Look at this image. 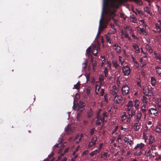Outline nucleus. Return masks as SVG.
Segmentation results:
<instances>
[{"instance_id": "nucleus-59", "label": "nucleus", "mask_w": 161, "mask_h": 161, "mask_svg": "<svg viewBox=\"0 0 161 161\" xmlns=\"http://www.w3.org/2000/svg\"><path fill=\"white\" fill-rule=\"evenodd\" d=\"M121 139V136L119 135L117 139V141H116V142H118L119 140Z\"/></svg>"}, {"instance_id": "nucleus-37", "label": "nucleus", "mask_w": 161, "mask_h": 161, "mask_svg": "<svg viewBox=\"0 0 161 161\" xmlns=\"http://www.w3.org/2000/svg\"><path fill=\"white\" fill-rule=\"evenodd\" d=\"M149 144H152L154 142V138L153 136H151L150 137V138H149Z\"/></svg>"}, {"instance_id": "nucleus-62", "label": "nucleus", "mask_w": 161, "mask_h": 161, "mask_svg": "<svg viewBox=\"0 0 161 161\" xmlns=\"http://www.w3.org/2000/svg\"><path fill=\"white\" fill-rule=\"evenodd\" d=\"M53 155H54V153H51L48 156L49 158L50 159L53 156Z\"/></svg>"}, {"instance_id": "nucleus-20", "label": "nucleus", "mask_w": 161, "mask_h": 161, "mask_svg": "<svg viewBox=\"0 0 161 161\" xmlns=\"http://www.w3.org/2000/svg\"><path fill=\"white\" fill-rule=\"evenodd\" d=\"M105 38L107 42L110 44L112 43L111 40V36L109 35H106L105 36Z\"/></svg>"}, {"instance_id": "nucleus-38", "label": "nucleus", "mask_w": 161, "mask_h": 161, "mask_svg": "<svg viewBox=\"0 0 161 161\" xmlns=\"http://www.w3.org/2000/svg\"><path fill=\"white\" fill-rule=\"evenodd\" d=\"M142 101L143 103H147L148 102L147 98L144 96H143L142 97Z\"/></svg>"}, {"instance_id": "nucleus-54", "label": "nucleus", "mask_w": 161, "mask_h": 161, "mask_svg": "<svg viewBox=\"0 0 161 161\" xmlns=\"http://www.w3.org/2000/svg\"><path fill=\"white\" fill-rule=\"evenodd\" d=\"M155 28L156 29L158 30L161 28L160 26L158 24H155Z\"/></svg>"}, {"instance_id": "nucleus-13", "label": "nucleus", "mask_w": 161, "mask_h": 161, "mask_svg": "<svg viewBox=\"0 0 161 161\" xmlns=\"http://www.w3.org/2000/svg\"><path fill=\"white\" fill-rule=\"evenodd\" d=\"M132 47L135 50V52L138 53L140 52V50L138 45L136 43H134L132 45Z\"/></svg>"}, {"instance_id": "nucleus-52", "label": "nucleus", "mask_w": 161, "mask_h": 161, "mask_svg": "<svg viewBox=\"0 0 161 161\" xmlns=\"http://www.w3.org/2000/svg\"><path fill=\"white\" fill-rule=\"evenodd\" d=\"M104 93V90L103 89H101L100 93V95L101 96H103Z\"/></svg>"}, {"instance_id": "nucleus-40", "label": "nucleus", "mask_w": 161, "mask_h": 161, "mask_svg": "<svg viewBox=\"0 0 161 161\" xmlns=\"http://www.w3.org/2000/svg\"><path fill=\"white\" fill-rule=\"evenodd\" d=\"M133 106V102L132 101H129L128 103L126 105L127 107H130L132 108Z\"/></svg>"}, {"instance_id": "nucleus-50", "label": "nucleus", "mask_w": 161, "mask_h": 161, "mask_svg": "<svg viewBox=\"0 0 161 161\" xmlns=\"http://www.w3.org/2000/svg\"><path fill=\"white\" fill-rule=\"evenodd\" d=\"M118 126H116L115 129L113 130L112 133L116 134L117 133H116L117 130H118Z\"/></svg>"}, {"instance_id": "nucleus-25", "label": "nucleus", "mask_w": 161, "mask_h": 161, "mask_svg": "<svg viewBox=\"0 0 161 161\" xmlns=\"http://www.w3.org/2000/svg\"><path fill=\"white\" fill-rule=\"evenodd\" d=\"M139 29L138 30L140 31L143 34L145 35H147V32L145 29L143 28H141L140 27L139 28Z\"/></svg>"}, {"instance_id": "nucleus-15", "label": "nucleus", "mask_w": 161, "mask_h": 161, "mask_svg": "<svg viewBox=\"0 0 161 161\" xmlns=\"http://www.w3.org/2000/svg\"><path fill=\"white\" fill-rule=\"evenodd\" d=\"M145 154L147 157H149L150 158L154 157V156L151 153V149H149L147 152L146 151Z\"/></svg>"}, {"instance_id": "nucleus-49", "label": "nucleus", "mask_w": 161, "mask_h": 161, "mask_svg": "<svg viewBox=\"0 0 161 161\" xmlns=\"http://www.w3.org/2000/svg\"><path fill=\"white\" fill-rule=\"evenodd\" d=\"M144 11L146 12L147 13L150 14V11H149L148 8V7H146L144 8Z\"/></svg>"}, {"instance_id": "nucleus-8", "label": "nucleus", "mask_w": 161, "mask_h": 161, "mask_svg": "<svg viewBox=\"0 0 161 161\" xmlns=\"http://www.w3.org/2000/svg\"><path fill=\"white\" fill-rule=\"evenodd\" d=\"M154 54L155 58L157 60H159L160 62L159 63L161 64V54L155 51L154 52Z\"/></svg>"}, {"instance_id": "nucleus-22", "label": "nucleus", "mask_w": 161, "mask_h": 161, "mask_svg": "<svg viewBox=\"0 0 161 161\" xmlns=\"http://www.w3.org/2000/svg\"><path fill=\"white\" fill-rule=\"evenodd\" d=\"M151 82L152 86H155L156 83V79L154 77H151Z\"/></svg>"}, {"instance_id": "nucleus-21", "label": "nucleus", "mask_w": 161, "mask_h": 161, "mask_svg": "<svg viewBox=\"0 0 161 161\" xmlns=\"http://www.w3.org/2000/svg\"><path fill=\"white\" fill-rule=\"evenodd\" d=\"M155 69L158 75L161 77V68L157 66L155 68Z\"/></svg>"}, {"instance_id": "nucleus-5", "label": "nucleus", "mask_w": 161, "mask_h": 161, "mask_svg": "<svg viewBox=\"0 0 161 161\" xmlns=\"http://www.w3.org/2000/svg\"><path fill=\"white\" fill-rule=\"evenodd\" d=\"M121 91L123 95H126L129 93V88L127 85L123 86L121 88Z\"/></svg>"}, {"instance_id": "nucleus-18", "label": "nucleus", "mask_w": 161, "mask_h": 161, "mask_svg": "<svg viewBox=\"0 0 161 161\" xmlns=\"http://www.w3.org/2000/svg\"><path fill=\"white\" fill-rule=\"evenodd\" d=\"M78 106L79 108L78 109H83L85 108V103L84 102L80 101L78 104Z\"/></svg>"}, {"instance_id": "nucleus-33", "label": "nucleus", "mask_w": 161, "mask_h": 161, "mask_svg": "<svg viewBox=\"0 0 161 161\" xmlns=\"http://www.w3.org/2000/svg\"><path fill=\"white\" fill-rule=\"evenodd\" d=\"M140 60L141 67H144L146 64V62L143 61L142 58H141L140 59Z\"/></svg>"}, {"instance_id": "nucleus-12", "label": "nucleus", "mask_w": 161, "mask_h": 161, "mask_svg": "<svg viewBox=\"0 0 161 161\" xmlns=\"http://www.w3.org/2000/svg\"><path fill=\"white\" fill-rule=\"evenodd\" d=\"M101 119L102 120V122L103 124L104 122L106 121L105 120V118L107 117V113L105 112H103L102 114H101Z\"/></svg>"}, {"instance_id": "nucleus-56", "label": "nucleus", "mask_w": 161, "mask_h": 161, "mask_svg": "<svg viewBox=\"0 0 161 161\" xmlns=\"http://www.w3.org/2000/svg\"><path fill=\"white\" fill-rule=\"evenodd\" d=\"M61 143H62V141H61V140L60 141V142L59 143L56 144L55 145V147H60V146H59V145H60V144Z\"/></svg>"}, {"instance_id": "nucleus-34", "label": "nucleus", "mask_w": 161, "mask_h": 161, "mask_svg": "<svg viewBox=\"0 0 161 161\" xmlns=\"http://www.w3.org/2000/svg\"><path fill=\"white\" fill-rule=\"evenodd\" d=\"M114 50H115L116 53H120L121 52V48L119 46H118L117 47H116L114 48Z\"/></svg>"}, {"instance_id": "nucleus-58", "label": "nucleus", "mask_w": 161, "mask_h": 161, "mask_svg": "<svg viewBox=\"0 0 161 161\" xmlns=\"http://www.w3.org/2000/svg\"><path fill=\"white\" fill-rule=\"evenodd\" d=\"M132 117H131L130 116H128V117L127 118V121L128 122H130L131 120V118H132Z\"/></svg>"}, {"instance_id": "nucleus-35", "label": "nucleus", "mask_w": 161, "mask_h": 161, "mask_svg": "<svg viewBox=\"0 0 161 161\" xmlns=\"http://www.w3.org/2000/svg\"><path fill=\"white\" fill-rule=\"evenodd\" d=\"M100 88L101 86H99L97 85L96 86L95 91L96 94H98Z\"/></svg>"}, {"instance_id": "nucleus-24", "label": "nucleus", "mask_w": 161, "mask_h": 161, "mask_svg": "<svg viewBox=\"0 0 161 161\" xmlns=\"http://www.w3.org/2000/svg\"><path fill=\"white\" fill-rule=\"evenodd\" d=\"M125 142H126L127 144H129L131 145L132 141L130 139L128 138L127 137H125L124 140Z\"/></svg>"}, {"instance_id": "nucleus-14", "label": "nucleus", "mask_w": 161, "mask_h": 161, "mask_svg": "<svg viewBox=\"0 0 161 161\" xmlns=\"http://www.w3.org/2000/svg\"><path fill=\"white\" fill-rule=\"evenodd\" d=\"M137 122V123H135L134 125L133 128L135 131H137L140 128V124L139 122Z\"/></svg>"}, {"instance_id": "nucleus-61", "label": "nucleus", "mask_w": 161, "mask_h": 161, "mask_svg": "<svg viewBox=\"0 0 161 161\" xmlns=\"http://www.w3.org/2000/svg\"><path fill=\"white\" fill-rule=\"evenodd\" d=\"M155 159L156 160H161V156L159 155L158 158H155Z\"/></svg>"}, {"instance_id": "nucleus-7", "label": "nucleus", "mask_w": 161, "mask_h": 161, "mask_svg": "<svg viewBox=\"0 0 161 161\" xmlns=\"http://www.w3.org/2000/svg\"><path fill=\"white\" fill-rule=\"evenodd\" d=\"M123 73L125 75H128L130 72V68L127 66H123L122 68Z\"/></svg>"}, {"instance_id": "nucleus-2", "label": "nucleus", "mask_w": 161, "mask_h": 161, "mask_svg": "<svg viewBox=\"0 0 161 161\" xmlns=\"http://www.w3.org/2000/svg\"><path fill=\"white\" fill-rule=\"evenodd\" d=\"M107 27L106 25L103 23V13L101 15V19L99 21V31H103L104 28Z\"/></svg>"}, {"instance_id": "nucleus-11", "label": "nucleus", "mask_w": 161, "mask_h": 161, "mask_svg": "<svg viewBox=\"0 0 161 161\" xmlns=\"http://www.w3.org/2000/svg\"><path fill=\"white\" fill-rule=\"evenodd\" d=\"M142 115V113L140 111H138L136 115V120L137 122H139Z\"/></svg>"}, {"instance_id": "nucleus-29", "label": "nucleus", "mask_w": 161, "mask_h": 161, "mask_svg": "<svg viewBox=\"0 0 161 161\" xmlns=\"http://www.w3.org/2000/svg\"><path fill=\"white\" fill-rule=\"evenodd\" d=\"M65 130L66 131V132H67L69 134L71 132H72L70 125H68Z\"/></svg>"}, {"instance_id": "nucleus-19", "label": "nucleus", "mask_w": 161, "mask_h": 161, "mask_svg": "<svg viewBox=\"0 0 161 161\" xmlns=\"http://www.w3.org/2000/svg\"><path fill=\"white\" fill-rule=\"evenodd\" d=\"M148 91V88L147 87H144L143 89V94L146 96H149L150 95L148 94V92L147 91Z\"/></svg>"}, {"instance_id": "nucleus-31", "label": "nucleus", "mask_w": 161, "mask_h": 161, "mask_svg": "<svg viewBox=\"0 0 161 161\" xmlns=\"http://www.w3.org/2000/svg\"><path fill=\"white\" fill-rule=\"evenodd\" d=\"M134 103V106L135 107L136 109H137L139 106V102L138 100L136 99Z\"/></svg>"}, {"instance_id": "nucleus-51", "label": "nucleus", "mask_w": 161, "mask_h": 161, "mask_svg": "<svg viewBox=\"0 0 161 161\" xmlns=\"http://www.w3.org/2000/svg\"><path fill=\"white\" fill-rule=\"evenodd\" d=\"M137 85L138 86H139L140 87H141V80L140 78H138V80L137 82Z\"/></svg>"}, {"instance_id": "nucleus-64", "label": "nucleus", "mask_w": 161, "mask_h": 161, "mask_svg": "<svg viewBox=\"0 0 161 161\" xmlns=\"http://www.w3.org/2000/svg\"><path fill=\"white\" fill-rule=\"evenodd\" d=\"M121 153V154H123L124 153H125V151L123 148L121 149L120 150Z\"/></svg>"}, {"instance_id": "nucleus-1", "label": "nucleus", "mask_w": 161, "mask_h": 161, "mask_svg": "<svg viewBox=\"0 0 161 161\" xmlns=\"http://www.w3.org/2000/svg\"><path fill=\"white\" fill-rule=\"evenodd\" d=\"M115 15L116 14L114 12L109 11L108 12V15L106 17L105 19V22L107 23L110 21L111 19H114Z\"/></svg>"}, {"instance_id": "nucleus-4", "label": "nucleus", "mask_w": 161, "mask_h": 161, "mask_svg": "<svg viewBox=\"0 0 161 161\" xmlns=\"http://www.w3.org/2000/svg\"><path fill=\"white\" fill-rule=\"evenodd\" d=\"M97 141V136L96 135H94L92 136V138L91 139V141L89 143L88 145V147L90 148L93 146H94L96 144Z\"/></svg>"}, {"instance_id": "nucleus-55", "label": "nucleus", "mask_w": 161, "mask_h": 161, "mask_svg": "<svg viewBox=\"0 0 161 161\" xmlns=\"http://www.w3.org/2000/svg\"><path fill=\"white\" fill-rule=\"evenodd\" d=\"M126 38H129V36L128 34L127 33V32L125 33L123 35Z\"/></svg>"}, {"instance_id": "nucleus-9", "label": "nucleus", "mask_w": 161, "mask_h": 161, "mask_svg": "<svg viewBox=\"0 0 161 161\" xmlns=\"http://www.w3.org/2000/svg\"><path fill=\"white\" fill-rule=\"evenodd\" d=\"M97 120L96 122V125H100L101 122H102V120L101 119V114L99 113H98L97 114Z\"/></svg>"}, {"instance_id": "nucleus-30", "label": "nucleus", "mask_w": 161, "mask_h": 161, "mask_svg": "<svg viewBox=\"0 0 161 161\" xmlns=\"http://www.w3.org/2000/svg\"><path fill=\"white\" fill-rule=\"evenodd\" d=\"M92 49V47L90 46L86 50V54L89 57L91 54V50Z\"/></svg>"}, {"instance_id": "nucleus-48", "label": "nucleus", "mask_w": 161, "mask_h": 161, "mask_svg": "<svg viewBox=\"0 0 161 161\" xmlns=\"http://www.w3.org/2000/svg\"><path fill=\"white\" fill-rule=\"evenodd\" d=\"M108 70L107 68H105L104 70V73L105 74V76L107 77L108 76Z\"/></svg>"}, {"instance_id": "nucleus-45", "label": "nucleus", "mask_w": 161, "mask_h": 161, "mask_svg": "<svg viewBox=\"0 0 161 161\" xmlns=\"http://www.w3.org/2000/svg\"><path fill=\"white\" fill-rule=\"evenodd\" d=\"M142 154V151L140 150L138 152H136L134 153V155L136 156H140Z\"/></svg>"}, {"instance_id": "nucleus-27", "label": "nucleus", "mask_w": 161, "mask_h": 161, "mask_svg": "<svg viewBox=\"0 0 161 161\" xmlns=\"http://www.w3.org/2000/svg\"><path fill=\"white\" fill-rule=\"evenodd\" d=\"M80 84L79 82H78L76 84L74 85V87L73 88V89H76L77 90H79L80 88Z\"/></svg>"}, {"instance_id": "nucleus-63", "label": "nucleus", "mask_w": 161, "mask_h": 161, "mask_svg": "<svg viewBox=\"0 0 161 161\" xmlns=\"http://www.w3.org/2000/svg\"><path fill=\"white\" fill-rule=\"evenodd\" d=\"M118 46H119L118 45V44H117V43H116L114 44L113 46V48H114H114H115V47H118Z\"/></svg>"}, {"instance_id": "nucleus-6", "label": "nucleus", "mask_w": 161, "mask_h": 161, "mask_svg": "<svg viewBox=\"0 0 161 161\" xmlns=\"http://www.w3.org/2000/svg\"><path fill=\"white\" fill-rule=\"evenodd\" d=\"M122 101V97L120 95H116L114 99V103H119Z\"/></svg>"}, {"instance_id": "nucleus-42", "label": "nucleus", "mask_w": 161, "mask_h": 161, "mask_svg": "<svg viewBox=\"0 0 161 161\" xmlns=\"http://www.w3.org/2000/svg\"><path fill=\"white\" fill-rule=\"evenodd\" d=\"M117 92V88H115L113 90H112L111 91V94L113 95L114 96V95L116 94Z\"/></svg>"}, {"instance_id": "nucleus-53", "label": "nucleus", "mask_w": 161, "mask_h": 161, "mask_svg": "<svg viewBox=\"0 0 161 161\" xmlns=\"http://www.w3.org/2000/svg\"><path fill=\"white\" fill-rule=\"evenodd\" d=\"M157 7H158V12L159 13V14L161 15V7L159 6H157Z\"/></svg>"}, {"instance_id": "nucleus-41", "label": "nucleus", "mask_w": 161, "mask_h": 161, "mask_svg": "<svg viewBox=\"0 0 161 161\" xmlns=\"http://www.w3.org/2000/svg\"><path fill=\"white\" fill-rule=\"evenodd\" d=\"M98 150L97 149H96L94 151H92L90 153V155L91 157H92L94 155L96 154L97 153H98Z\"/></svg>"}, {"instance_id": "nucleus-47", "label": "nucleus", "mask_w": 161, "mask_h": 161, "mask_svg": "<svg viewBox=\"0 0 161 161\" xmlns=\"http://www.w3.org/2000/svg\"><path fill=\"white\" fill-rule=\"evenodd\" d=\"M119 14L121 18H123L124 20H125L126 19V17L125 16H124V14L120 13Z\"/></svg>"}, {"instance_id": "nucleus-46", "label": "nucleus", "mask_w": 161, "mask_h": 161, "mask_svg": "<svg viewBox=\"0 0 161 161\" xmlns=\"http://www.w3.org/2000/svg\"><path fill=\"white\" fill-rule=\"evenodd\" d=\"M103 143H101L100 144L99 147L98 148V149H97L98 150V153H99L100 150L101 149L103 146Z\"/></svg>"}, {"instance_id": "nucleus-43", "label": "nucleus", "mask_w": 161, "mask_h": 161, "mask_svg": "<svg viewBox=\"0 0 161 161\" xmlns=\"http://www.w3.org/2000/svg\"><path fill=\"white\" fill-rule=\"evenodd\" d=\"M119 60L121 63V64L122 65V64L124 62V59L120 56H119Z\"/></svg>"}, {"instance_id": "nucleus-26", "label": "nucleus", "mask_w": 161, "mask_h": 161, "mask_svg": "<svg viewBox=\"0 0 161 161\" xmlns=\"http://www.w3.org/2000/svg\"><path fill=\"white\" fill-rule=\"evenodd\" d=\"M108 153L107 152H103V153H101V158H103L104 160H105L107 158Z\"/></svg>"}, {"instance_id": "nucleus-60", "label": "nucleus", "mask_w": 161, "mask_h": 161, "mask_svg": "<svg viewBox=\"0 0 161 161\" xmlns=\"http://www.w3.org/2000/svg\"><path fill=\"white\" fill-rule=\"evenodd\" d=\"M79 137V134H78L75 137V138L73 140V141H75V140H76Z\"/></svg>"}, {"instance_id": "nucleus-44", "label": "nucleus", "mask_w": 161, "mask_h": 161, "mask_svg": "<svg viewBox=\"0 0 161 161\" xmlns=\"http://www.w3.org/2000/svg\"><path fill=\"white\" fill-rule=\"evenodd\" d=\"M95 130V128H93L91 129L90 130V136H92L94 134V131Z\"/></svg>"}, {"instance_id": "nucleus-39", "label": "nucleus", "mask_w": 161, "mask_h": 161, "mask_svg": "<svg viewBox=\"0 0 161 161\" xmlns=\"http://www.w3.org/2000/svg\"><path fill=\"white\" fill-rule=\"evenodd\" d=\"M141 110L142 111V112L143 113L145 117H146V108H141Z\"/></svg>"}, {"instance_id": "nucleus-23", "label": "nucleus", "mask_w": 161, "mask_h": 161, "mask_svg": "<svg viewBox=\"0 0 161 161\" xmlns=\"http://www.w3.org/2000/svg\"><path fill=\"white\" fill-rule=\"evenodd\" d=\"M156 132L159 133L161 132V125H159L156 127L155 129Z\"/></svg>"}, {"instance_id": "nucleus-3", "label": "nucleus", "mask_w": 161, "mask_h": 161, "mask_svg": "<svg viewBox=\"0 0 161 161\" xmlns=\"http://www.w3.org/2000/svg\"><path fill=\"white\" fill-rule=\"evenodd\" d=\"M100 45L99 44H97L94 46L92 49V52L95 56H96L97 55L98 52L100 51Z\"/></svg>"}, {"instance_id": "nucleus-57", "label": "nucleus", "mask_w": 161, "mask_h": 161, "mask_svg": "<svg viewBox=\"0 0 161 161\" xmlns=\"http://www.w3.org/2000/svg\"><path fill=\"white\" fill-rule=\"evenodd\" d=\"M88 153V151L87 150H86L83 153V155L87 154Z\"/></svg>"}, {"instance_id": "nucleus-10", "label": "nucleus", "mask_w": 161, "mask_h": 161, "mask_svg": "<svg viewBox=\"0 0 161 161\" xmlns=\"http://www.w3.org/2000/svg\"><path fill=\"white\" fill-rule=\"evenodd\" d=\"M148 113L150 114L156 115L158 113V111L156 108H152L148 110Z\"/></svg>"}, {"instance_id": "nucleus-16", "label": "nucleus", "mask_w": 161, "mask_h": 161, "mask_svg": "<svg viewBox=\"0 0 161 161\" xmlns=\"http://www.w3.org/2000/svg\"><path fill=\"white\" fill-rule=\"evenodd\" d=\"M136 112V110L134 109V108H132L130 111V112H128L127 114H128V116H130L131 117H132L133 116H134Z\"/></svg>"}, {"instance_id": "nucleus-36", "label": "nucleus", "mask_w": 161, "mask_h": 161, "mask_svg": "<svg viewBox=\"0 0 161 161\" xmlns=\"http://www.w3.org/2000/svg\"><path fill=\"white\" fill-rule=\"evenodd\" d=\"M112 64L115 68H117L119 66L117 61L116 60H113Z\"/></svg>"}, {"instance_id": "nucleus-17", "label": "nucleus", "mask_w": 161, "mask_h": 161, "mask_svg": "<svg viewBox=\"0 0 161 161\" xmlns=\"http://www.w3.org/2000/svg\"><path fill=\"white\" fill-rule=\"evenodd\" d=\"M145 146V144L142 143L140 144H137V145L134 147L135 149H137V148L141 149Z\"/></svg>"}, {"instance_id": "nucleus-32", "label": "nucleus", "mask_w": 161, "mask_h": 161, "mask_svg": "<svg viewBox=\"0 0 161 161\" xmlns=\"http://www.w3.org/2000/svg\"><path fill=\"white\" fill-rule=\"evenodd\" d=\"M93 114V111L92 110V109L91 108L87 112V118H90L91 117V116Z\"/></svg>"}, {"instance_id": "nucleus-28", "label": "nucleus", "mask_w": 161, "mask_h": 161, "mask_svg": "<svg viewBox=\"0 0 161 161\" xmlns=\"http://www.w3.org/2000/svg\"><path fill=\"white\" fill-rule=\"evenodd\" d=\"M146 47L147 49L149 51L150 53H152L153 50L151 46L148 44H147L146 45Z\"/></svg>"}]
</instances>
